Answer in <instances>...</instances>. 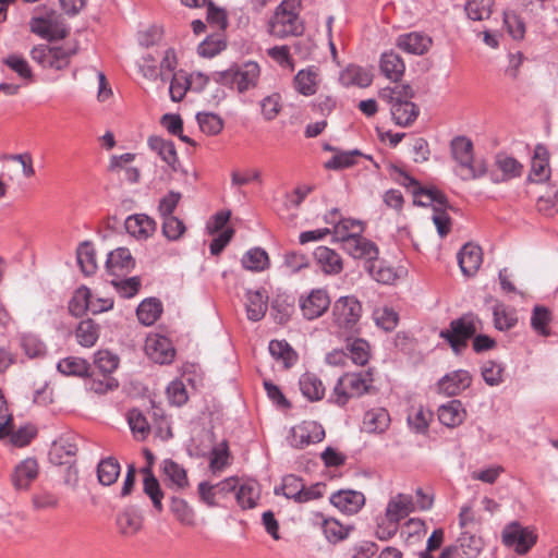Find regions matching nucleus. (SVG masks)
<instances>
[{
	"mask_svg": "<svg viewBox=\"0 0 558 558\" xmlns=\"http://www.w3.org/2000/svg\"><path fill=\"white\" fill-rule=\"evenodd\" d=\"M373 381V375L369 371L344 373L337 379L327 402L344 408L351 399L360 398L367 393L372 388Z\"/></svg>",
	"mask_w": 558,
	"mask_h": 558,
	"instance_id": "obj_1",
	"label": "nucleus"
},
{
	"mask_svg": "<svg viewBox=\"0 0 558 558\" xmlns=\"http://www.w3.org/2000/svg\"><path fill=\"white\" fill-rule=\"evenodd\" d=\"M452 158L459 163L460 178L464 181L476 180L487 173V163L484 159L473 156V143L465 136H457L450 144Z\"/></svg>",
	"mask_w": 558,
	"mask_h": 558,
	"instance_id": "obj_2",
	"label": "nucleus"
},
{
	"mask_svg": "<svg viewBox=\"0 0 558 558\" xmlns=\"http://www.w3.org/2000/svg\"><path fill=\"white\" fill-rule=\"evenodd\" d=\"M299 0H283L269 21V33L277 38L301 35L304 27L299 17Z\"/></svg>",
	"mask_w": 558,
	"mask_h": 558,
	"instance_id": "obj_3",
	"label": "nucleus"
},
{
	"mask_svg": "<svg viewBox=\"0 0 558 558\" xmlns=\"http://www.w3.org/2000/svg\"><path fill=\"white\" fill-rule=\"evenodd\" d=\"M482 328V322L474 313H466L450 322L449 328L442 329L439 337L446 340L456 354H460L468 341Z\"/></svg>",
	"mask_w": 558,
	"mask_h": 558,
	"instance_id": "obj_4",
	"label": "nucleus"
},
{
	"mask_svg": "<svg viewBox=\"0 0 558 558\" xmlns=\"http://www.w3.org/2000/svg\"><path fill=\"white\" fill-rule=\"evenodd\" d=\"M326 485L315 483L305 486L303 480L294 474H288L282 477L281 485L275 487V495H283L296 504H305L322 498L325 494Z\"/></svg>",
	"mask_w": 558,
	"mask_h": 558,
	"instance_id": "obj_5",
	"label": "nucleus"
},
{
	"mask_svg": "<svg viewBox=\"0 0 558 558\" xmlns=\"http://www.w3.org/2000/svg\"><path fill=\"white\" fill-rule=\"evenodd\" d=\"M77 46L38 45L31 50L32 59L45 69L63 70L69 66L71 58L76 54Z\"/></svg>",
	"mask_w": 558,
	"mask_h": 558,
	"instance_id": "obj_6",
	"label": "nucleus"
},
{
	"mask_svg": "<svg viewBox=\"0 0 558 558\" xmlns=\"http://www.w3.org/2000/svg\"><path fill=\"white\" fill-rule=\"evenodd\" d=\"M362 316V305L353 295L340 296L331 306L332 325L343 332L353 331Z\"/></svg>",
	"mask_w": 558,
	"mask_h": 558,
	"instance_id": "obj_7",
	"label": "nucleus"
},
{
	"mask_svg": "<svg viewBox=\"0 0 558 558\" xmlns=\"http://www.w3.org/2000/svg\"><path fill=\"white\" fill-rule=\"evenodd\" d=\"M32 33L48 40L65 38L69 28L64 19L56 11H47L45 14L35 15L29 21Z\"/></svg>",
	"mask_w": 558,
	"mask_h": 558,
	"instance_id": "obj_8",
	"label": "nucleus"
},
{
	"mask_svg": "<svg viewBox=\"0 0 558 558\" xmlns=\"http://www.w3.org/2000/svg\"><path fill=\"white\" fill-rule=\"evenodd\" d=\"M260 68L256 62L250 61L219 73L222 84L235 86L239 93H244L257 85Z\"/></svg>",
	"mask_w": 558,
	"mask_h": 558,
	"instance_id": "obj_9",
	"label": "nucleus"
},
{
	"mask_svg": "<svg viewBox=\"0 0 558 558\" xmlns=\"http://www.w3.org/2000/svg\"><path fill=\"white\" fill-rule=\"evenodd\" d=\"M330 306V295L324 288L312 289L299 298V308L306 320L322 317Z\"/></svg>",
	"mask_w": 558,
	"mask_h": 558,
	"instance_id": "obj_10",
	"label": "nucleus"
},
{
	"mask_svg": "<svg viewBox=\"0 0 558 558\" xmlns=\"http://www.w3.org/2000/svg\"><path fill=\"white\" fill-rule=\"evenodd\" d=\"M537 535L530 527L518 522L508 524L502 531V543L515 553L526 554L536 543Z\"/></svg>",
	"mask_w": 558,
	"mask_h": 558,
	"instance_id": "obj_11",
	"label": "nucleus"
},
{
	"mask_svg": "<svg viewBox=\"0 0 558 558\" xmlns=\"http://www.w3.org/2000/svg\"><path fill=\"white\" fill-rule=\"evenodd\" d=\"M325 438V429L315 421H303L290 430V445L303 449L312 444L320 442Z\"/></svg>",
	"mask_w": 558,
	"mask_h": 558,
	"instance_id": "obj_12",
	"label": "nucleus"
},
{
	"mask_svg": "<svg viewBox=\"0 0 558 558\" xmlns=\"http://www.w3.org/2000/svg\"><path fill=\"white\" fill-rule=\"evenodd\" d=\"M400 183L409 189L413 195V203L417 206H445L446 197L437 190L423 189L420 183L405 172H400Z\"/></svg>",
	"mask_w": 558,
	"mask_h": 558,
	"instance_id": "obj_13",
	"label": "nucleus"
},
{
	"mask_svg": "<svg viewBox=\"0 0 558 558\" xmlns=\"http://www.w3.org/2000/svg\"><path fill=\"white\" fill-rule=\"evenodd\" d=\"M145 351L148 357L158 364L171 363L175 354L171 341L160 335H153L147 338Z\"/></svg>",
	"mask_w": 558,
	"mask_h": 558,
	"instance_id": "obj_14",
	"label": "nucleus"
},
{
	"mask_svg": "<svg viewBox=\"0 0 558 558\" xmlns=\"http://www.w3.org/2000/svg\"><path fill=\"white\" fill-rule=\"evenodd\" d=\"M313 523L320 526L326 539L331 544L344 541L353 530L352 525H343L339 520L326 518L320 512L313 514Z\"/></svg>",
	"mask_w": 558,
	"mask_h": 558,
	"instance_id": "obj_15",
	"label": "nucleus"
},
{
	"mask_svg": "<svg viewBox=\"0 0 558 558\" xmlns=\"http://www.w3.org/2000/svg\"><path fill=\"white\" fill-rule=\"evenodd\" d=\"M330 504L344 514H355L365 505L363 493L353 489H341L329 497Z\"/></svg>",
	"mask_w": 558,
	"mask_h": 558,
	"instance_id": "obj_16",
	"label": "nucleus"
},
{
	"mask_svg": "<svg viewBox=\"0 0 558 558\" xmlns=\"http://www.w3.org/2000/svg\"><path fill=\"white\" fill-rule=\"evenodd\" d=\"M124 228L135 240L146 241L155 234L157 223L146 214H133L125 219Z\"/></svg>",
	"mask_w": 558,
	"mask_h": 558,
	"instance_id": "obj_17",
	"label": "nucleus"
},
{
	"mask_svg": "<svg viewBox=\"0 0 558 558\" xmlns=\"http://www.w3.org/2000/svg\"><path fill=\"white\" fill-rule=\"evenodd\" d=\"M494 165L500 171L490 173V180L496 184L519 178L523 172V165L506 154H497Z\"/></svg>",
	"mask_w": 558,
	"mask_h": 558,
	"instance_id": "obj_18",
	"label": "nucleus"
},
{
	"mask_svg": "<svg viewBox=\"0 0 558 558\" xmlns=\"http://www.w3.org/2000/svg\"><path fill=\"white\" fill-rule=\"evenodd\" d=\"M313 256L318 268L327 276H337L343 270L341 255L328 246H317Z\"/></svg>",
	"mask_w": 558,
	"mask_h": 558,
	"instance_id": "obj_19",
	"label": "nucleus"
},
{
	"mask_svg": "<svg viewBox=\"0 0 558 558\" xmlns=\"http://www.w3.org/2000/svg\"><path fill=\"white\" fill-rule=\"evenodd\" d=\"M397 47H399L404 52L415 56L425 54L433 45V39L430 36L421 33V32H411L407 34H401L396 41Z\"/></svg>",
	"mask_w": 558,
	"mask_h": 558,
	"instance_id": "obj_20",
	"label": "nucleus"
},
{
	"mask_svg": "<svg viewBox=\"0 0 558 558\" xmlns=\"http://www.w3.org/2000/svg\"><path fill=\"white\" fill-rule=\"evenodd\" d=\"M472 381V377L468 371H453L438 381V390L448 397L459 395L465 390Z\"/></svg>",
	"mask_w": 558,
	"mask_h": 558,
	"instance_id": "obj_21",
	"label": "nucleus"
},
{
	"mask_svg": "<svg viewBox=\"0 0 558 558\" xmlns=\"http://www.w3.org/2000/svg\"><path fill=\"white\" fill-rule=\"evenodd\" d=\"M38 476V463L33 458H27L15 465L11 482L15 489L26 490L31 483Z\"/></svg>",
	"mask_w": 558,
	"mask_h": 558,
	"instance_id": "obj_22",
	"label": "nucleus"
},
{
	"mask_svg": "<svg viewBox=\"0 0 558 558\" xmlns=\"http://www.w3.org/2000/svg\"><path fill=\"white\" fill-rule=\"evenodd\" d=\"M117 527L124 537L136 535L143 527V515L134 507L124 508L117 515Z\"/></svg>",
	"mask_w": 558,
	"mask_h": 558,
	"instance_id": "obj_23",
	"label": "nucleus"
},
{
	"mask_svg": "<svg viewBox=\"0 0 558 558\" xmlns=\"http://www.w3.org/2000/svg\"><path fill=\"white\" fill-rule=\"evenodd\" d=\"M339 82L343 87H368L373 82V73L369 69L357 64H349L340 72Z\"/></svg>",
	"mask_w": 558,
	"mask_h": 558,
	"instance_id": "obj_24",
	"label": "nucleus"
},
{
	"mask_svg": "<svg viewBox=\"0 0 558 558\" xmlns=\"http://www.w3.org/2000/svg\"><path fill=\"white\" fill-rule=\"evenodd\" d=\"M483 262L482 250L478 245L466 243L458 253V263L465 276L476 274Z\"/></svg>",
	"mask_w": 558,
	"mask_h": 558,
	"instance_id": "obj_25",
	"label": "nucleus"
},
{
	"mask_svg": "<svg viewBox=\"0 0 558 558\" xmlns=\"http://www.w3.org/2000/svg\"><path fill=\"white\" fill-rule=\"evenodd\" d=\"M299 389L302 396L310 402L320 401L326 395V387L323 380L311 372H306L300 376Z\"/></svg>",
	"mask_w": 558,
	"mask_h": 558,
	"instance_id": "obj_26",
	"label": "nucleus"
},
{
	"mask_svg": "<svg viewBox=\"0 0 558 558\" xmlns=\"http://www.w3.org/2000/svg\"><path fill=\"white\" fill-rule=\"evenodd\" d=\"M379 69L386 78L397 83L403 77L405 64L400 54L390 50L380 56Z\"/></svg>",
	"mask_w": 558,
	"mask_h": 558,
	"instance_id": "obj_27",
	"label": "nucleus"
},
{
	"mask_svg": "<svg viewBox=\"0 0 558 558\" xmlns=\"http://www.w3.org/2000/svg\"><path fill=\"white\" fill-rule=\"evenodd\" d=\"M343 250L353 258H365L375 260L378 256V248L372 241L364 236L357 235L342 243Z\"/></svg>",
	"mask_w": 558,
	"mask_h": 558,
	"instance_id": "obj_28",
	"label": "nucleus"
},
{
	"mask_svg": "<svg viewBox=\"0 0 558 558\" xmlns=\"http://www.w3.org/2000/svg\"><path fill=\"white\" fill-rule=\"evenodd\" d=\"M550 174L549 154L545 146L537 145L531 163L529 180L535 183L545 182Z\"/></svg>",
	"mask_w": 558,
	"mask_h": 558,
	"instance_id": "obj_29",
	"label": "nucleus"
},
{
	"mask_svg": "<svg viewBox=\"0 0 558 558\" xmlns=\"http://www.w3.org/2000/svg\"><path fill=\"white\" fill-rule=\"evenodd\" d=\"M319 85V73L315 66L300 70L294 78V89L303 96H313L317 93Z\"/></svg>",
	"mask_w": 558,
	"mask_h": 558,
	"instance_id": "obj_30",
	"label": "nucleus"
},
{
	"mask_svg": "<svg viewBox=\"0 0 558 558\" xmlns=\"http://www.w3.org/2000/svg\"><path fill=\"white\" fill-rule=\"evenodd\" d=\"M414 510L412 497L405 494H398L391 498L386 508V520L397 524Z\"/></svg>",
	"mask_w": 558,
	"mask_h": 558,
	"instance_id": "obj_31",
	"label": "nucleus"
},
{
	"mask_svg": "<svg viewBox=\"0 0 558 558\" xmlns=\"http://www.w3.org/2000/svg\"><path fill=\"white\" fill-rule=\"evenodd\" d=\"M161 470L167 485L174 489H183L189 486V480L185 469L171 459H166L161 463Z\"/></svg>",
	"mask_w": 558,
	"mask_h": 558,
	"instance_id": "obj_32",
	"label": "nucleus"
},
{
	"mask_svg": "<svg viewBox=\"0 0 558 558\" xmlns=\"http://www.w3.org/2000/svg\"><path fill=\"white\" fill-rule=\"evenodd\" d=\"M148 147L155 151L172 170H177L179 162L174 143L160 136H150L147 141Z\"/></svg>",
	"mask_w": 558,
	"mask_h": 558,
	"instance_id": "obj_33",
	"label": "nucleus"
},
{
	"mask_svg": "<svg viewBox=\"0 0 558 558\" xmlns=\"http://www.w3.org/2000/svg\"><path fill=\"white\" fill-rule=\"evenodd\" d=\"M465 410L460 400H451L438 409V420L447 427H456L463 423Z\"/></svg>",
	"mask_w": 558,
	"mask_h": 558,
	"instance_id": "obj_34",
	"label": "nucleus"
},
{
	"mask_svg": "<svg viewBox=\"0 0 558 558\" xmlns=\"http://www.w3.org/2000/svg\"><path fill=\"white\" fill-rule=\"evenodd\" d=\"M364 231V222L352 218H341L337 221L331 233L333 241L344 243L348 240L361 235Z\"/></svg>",
	"mask_w": 558,
	"mask_h": 558,
	"instance_id": "obj_35",
	"label": "nucleus"
},
{
	"mask_svg": "<svg viewBox=\"0 0 558 558\" xmlns=\"http://www.w3.org/2000/svg\"><path fill=\"white\" fill-rule=\"evenodd\" d=\"M235 498L243 510L255 508L260 498L259 484L253 480L243 482L236 490Z\"/></svg>",
	"mask_w": 558,
	"mask_h": 558,
	"instance_id": "obj_36",
	"label": "nucleus"
},
{
	"mask_svg": "<svg viewBox=\"0 0 558 558\" xmlns=\"http://www.w3.org/2000/svg\"><path fill=\"white\" fill-rule=\"evenodd\" d=\"M390 111L396 124L403 128L411 125L420 113L417 106L410 100L393 102Z\"/></svg>",
	"mask_w": 558,
	"mask_h": 558,
	"instance_id": "obj_37",
	"label": "nucleus"
},
{
	"mask_svg": "<svg viewBox=\"0 0 558 558\" xmlns=\"http://www.w3.org/2000/svg\"><path fill=\"white\" fill-rule=\"evenodd\" d=\"M242 267L253 272H260L269 268L268 253L262 247L250 248L241 258Z\"/></svg>",
	"mask_w": 558,
	"mask_h": 558,
	"instance_id": "obj_38",
	"label": "nucleus"
},
{
	"mask_svg": "<svg viewBox=\"0 0 558 558\" xmlns=\"http://www.w3.org/2000/svg\"><path fill=\"white\" fill-rule=\"evenodd\" d=\"M390 424V416L386 409L368 410L363 417V427L367 433H383Z\"/></svg>",
	"mask_w": 558,
	"mask_h": 558,
	"instance_id": "obj_39",
	"label": "nucleus"
},
{
	"mask_svg": "<svg viewBox=\"0 0 558 558\" xmlns=\"http://www.w3.org/2000/svg\"><path fill=\"white\" fill-rule=\"evenodd\" d=\"M452 548L457 549L461 558H476L483 548V542L474 534L462 532Z\"/></svg>",
	"mask_w": 558,
	"mask_h": 558,
	"instance_id": "obj_40",
	"label": "nucleus"
},
{
	"mask_svg": "<svg viewBox=\"0 0 558 558\" xmlns=\"http://www.w3.org/2000/svg\"><path fill=\"white\" fill-rule=\"evenodd\" d=\"M269 352L271 356L281 362L284 368H290L298 361V354L286 340H271L269 342Z\"/></svg>",
	"mask_w": 558,
	"mask_h": 558,
	"instance_id": "obj_41",
	"label": "nucleus"
},
{
	"mask_svg": "<svg viewBox=\"0 0 558 558\" xmlns=\"http://www.w3.org/2000/svg\"><path fill=\"white\" fill-rule=\"evenodd\" d=\"M134 267V259L129 248L118 247L109 253L107 268L112 272L129 271Z\"/></svg>",
	"mask_w": 558,
	"mask_h": 558,
	"instance_id": "obj_42",
	"label": "nucleus"
},
{
	"mask_svg": "<svg viewBox=\"0 0 558 558\" xmlns=\"http://www.w3.org/2000/svg\"><path fill=\"white\" fill-rule=\"evenodd\" d=\"M245 306L247 318L258 322L267 312V298L260 291H247Z\"/></svg>",
	"mask_w": 558,
	"mask_h": 558,
	"instance_id": "obj_43",
	"label": "nucleus"
},
{
	"mask_svg": "<svg viewBox=\"0 0 558 558\" xmlns=\"http://www.w3.org/2000/svg\"><path fill=\"white\" fill-rule=\"evenodd\" d=\"M76 259L84 275L90 276L97 270L96 251L90 242L85 241L78 245Z\"/></svg>",
	"mask_w": 558,
	"mask_h": 558,
	"instance_id": "obj_44",
	"label": "nucleus"
},
{
	"mask_svg": "<svg viewBox=\"0 0 558 558\" xmlns=\"http://www.w3.org/2000/svg\"><path fill=\"white\" fill-rule=\"evenodd\" d=\"M162 313V304L158 299L150 298L141 302L136 310L138 320L145 325L150 326L160 317Z\"/></svg>",
	"mask_w": 558,
	"mask_h": 558,
	"instance_id": "obj_45",
	"label": "nucleus"
},
{
	"mask_svg": "<svg viewBox=\"0 0 558 558\" xmlns=\"http://www.w3.org/2000/svg\"><path fill=\"white\" fill-rule=\"evenodd\" d=\"M92 292L83 286L75 290L69 302V311L73 316L80 317L86 312L92 313Z\"/></svg>",
	"mask_w": 558,
	"mask_h": 558,
	"instance_id": "obj_46",
	"label": "nucleus"
},
{
	"mask_svg": "<svg viewBox=\"0 0 558 558\" xmlns=\"http://www.w3.org/2000/svg\"><path fill=\"white\" fill-rule=\"evenodd\" d=\"M495 0H470L464 4L468 17L472 21H483L494 12Z\"/></svg>",
	"mask_w": 558,
	"mask_h": 558,
	"instance_id": "obj_47",
	"label": "nucleus"
},
{
	"mask_svg": "<svg viewBox=\"0 0 558 558\" xmlns=\"http://www.w3.org/2000/svg\"><path fill=\"white\" fill-rule=\"evenodd\" d=\"M551 319L553 315L549 308L536 305L532 311L531 327L539 336L548 337L550 335L549 324Z\"/></svg>",
	"mask_w": 558,
	"mask_h": 558,
	"instance_id": "obj_48",
	"label": "nucleus"
},
{
	"mask_svg": "<svg viewBox=\"0 0 558 558\" xmlns=\"http://www.w3.org/2000/svg\"><path fill=\"white\" fill-rule=\"evenodd\" d=\"M120 474V464L117 459L109 457L102 459L97 466V476L100 484L110 486L116 483Z\"/></svg>",
	"mask_w": 558,
	"mask_h": 558,
	"instance_id": "obj_49",
	"label": "nucleus"
},
{
	"mask_svg": "<svg viewBox=\"0 0 558 558\" xmlns=\"http://www.w3.org/2000/svg\"><path fill=\"white\" fill-rule=\"evenodd\" d=\"M77 447L69 439H60L53 442L50 450V458L58 464L69 463L70 460L76 454Z\"/></svg>",
	"mask_w": 558,
	"mask_h": 558,
	"instance_id": "obj_50",
	"label": "nucleus"
},
{
	"mask_svg": "<svg viewBox=\"0 0 558 558\" xmlns=\"http://www.w3.org/2000/svg\"><path fill=\"white\" fill-rule=\"evenodd\" d=\"M75 337L81 345L90 348L99 337L98 326L92 319L82 320L75 330Z\"/></svg>",
	"mask_w": 558,
	"mask_h": 558,
	"instance_id": "obj_51",
	"label": "nucleus"
},
{
	"mask_svg": "<svg viewBox=\"0 0 558 558\" xmlns=\"http://www.w3.org/2000/svg\"><path fill=\"white\" fill-rule=\"evenodd\" d=\"M433 413L423 408H413L408 415V424L416 434H424L429 426Z\"/></svg>",
	"mask_w": 558,
	"mask_h": 558,
	"instance_id": "obj_52",
	"label": "nucleus"
},
{
	"mask_svg": "<svg viewBox=\"0 0 558 558\" xmlns=\"http://www.w3.org/2000/svg\"><path fill=\"white\" fill-rule=\"evenodd\" d=\"M57 368L64 375L85 376L88 374L89 364L84 359L70 356L61 360Z\"/></svg>",
	"mask_w": 558,
	"mask_h": 558,
	"instance_id": "obj_53",
	"label": "nucleus"
},
{
	"mask_svg": "<svg viewBox=\"0 0 558 558\" xmlns=\"http://www.w3.org/2000/svg\"><path fill=\"white\" fill-rule=\"evenodd\" d=\"M196 120L202 132L207 135H217L223 129L222 119L213 112H198Z\"/></svg>",
	"mask_w": 558,
	"mask_h": 558,
	"instance_id": "obj_54",
	"label": "nucleus"
},
{
	"mask_svg": "<svg viewBox=\"0 0 558 558\" xmlns=\"http://www.w3.org/2000/svg\"><path fill=\"white\" fill-rule=\"evenodd\" d=\"M144 492L149 498L151 499V502L154 505V508L160 512L162 511V498L163 493L160 489L159 482L157 478L150 473L149 470L146 471V475L144 477Z\"/></svg>",
	"mask_w": 558,
	"mask_h": 558,
	"instance_id": "obj_55",
	"label": "nucleus"
},
{
	"mask_svg": "<svg viewBox=\"0 0 558 558\" xmlns=\"http://www.w3.org/2000/svg\"><path fill=\"white\" fill-rule=\"evenodd\" d=\"M493 314L495 327L501 331L511 329L518 323L517 313L512 308L497 305Z\"/></svg>",
	"mask_w": 558,
	"mask_h": 558,
	"instance_id": "obj_56",
	"label": "nucleus"
},
{
	"mask_svg": "<svg viewBox=\"0 0 558 558\" xmlns=\"http://www.w3.org/2000/svg\"><path fill=\"white\" fill-rule=\"evenodd\" d=\"M161 231L169 241L180 240L186 231L184 222L175 216L162 217Z\"/></svg>",
	"mask_w": 558,
	"mask_h": 558,
	"instance_id": "obj_57",
	"label": "nucleus"
},
{
	"mask_svg": "<svg viewBox=\"0 0 558 558\" xmlns=\"http://www.w3.org/2000/svg\"><path fill=\"white\" fill-rule=\"evenodd\" d=\"M171 511L175 515V518L186 526L195 525V514L193 509L189 506V504L181 498H172L171 500Z\"/></svg>",
	"mask_w": 558,
	"mask_h": 558,
	"instance_id": "obj_58",
	"label": "nucleus"
},
{
	"mask_svg": "<svg viewBox=\"0 0 558 558\" xmlns=\"http://www.w3.org/2000/svg\"><path fill=\"white\" fill-rule=\"evenodd\" d=\"M21 347L29 359L45 356L47 349L45 343L35 335H23L21 338Z\"/></svg>",
	"mask_w": 558,
	"mask_h": 558,
	"instance_id": "obj_59",
	"label": "nucleus"
},
{
	"mask_svg": "<svg viewBox=\"0 0 558 558\" xmlns=\"http://www.w3.org/2000/svg\"><path fill=\"white\" fill-rule=\"evenodd\" d=\"M348 355L356 365H365L369 359V345L363 339H355L347 347Z\"/></svg>",
	"mask_w": 558,
	"mask_h": 558,
	"instance_id": "obj_60",
	"label": "nucleus"
},
{
	"mask_svg": "<svg viewBox=\"0 0 558 558\" xmlns=\"http://www.w3.org/2000/svg\"><path fill=\"white\" fill-rule=\"evenodd\" d=\"M373 317L376 325L386 331L395 329L398 324V314L387 306L376 308Z\"/></svg>",
	"mask_w": 558,
	"mask_h": 558,
	"instance_id": "obj_61",
	"label": "nucleus"
},
{
	"mask_svg": "<svg viewBox=\"0 0 558 558\" xmlns=\"http://www.w3.org/2000/svg\"><path fill=\"white\" fill-rule=\"evenodd\" d=\"M3 63L14 71L21 78L32 81L33 71L28 62L19 54H10L3 59Z\"/></svg>",
	"mask_w": 558,
	"mask_h": 558,
	"instance_id": "obj_62",
	"label": "nucleus"
},
{
	"mask_svg": "<svg viewBox=\"0 0 558 558\" xmlns=\"http://www.w3.org/2000/svg\"><path fill=\"white\" fill-rule=\"evenodd\" d=\"M94 363L101 373L110 374L117 369L119 357L108 350H99L95 354Z\"/></svg>",
	"mask_w": 558,
	"mask_h": 558,
	"instance_id": "obj_63",
	"label": "nucleus"
},
{
	"mask_svg": "<svg viewBox=\"0 0 558 558\" xmlns=\"http://www.w3.org/2000/svg\"><path fill=\"white\" fill-rule=\"evenodd\" d=\"M504 367L494 361H487L482 366V377L489 386H498L504 381Z\"/></svg>",
	"mask_w": 558,
	"mask_h": 558,
	"instance_id": "obj_64",
	"label": "nucleus"
}]
</instances>
